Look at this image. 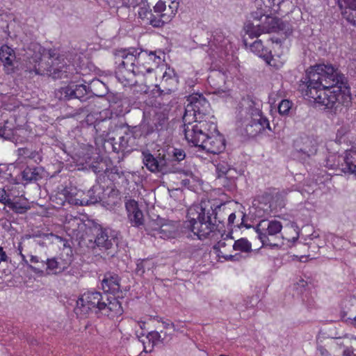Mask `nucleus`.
<instances>
[{
    "label": "nucleus",
    "mask_w": 356,
    "mask_h": 356,
    "mask_svg": "<svg viewBox=\"0 0 356 356\" xmlns=\"http://www.w3.org/2000/svg\"><path fill=\"white\" fill-rule=\"evenodd\" d=\"M299 90L303 96L334 112L352 103L347 77L332 64H316L307 69Z\"/></svg>",
    "instance_id": "1"
},
{
    "label": "nucleus",
    "mask_w": 356,
    "mask_h": 356,
    "mask_svg": "<svg viewBox=\"0 0 356 356\" xmlns=\"http://www.w3.org/2000/svg\"><path fill=\"white\" fill-rule=\"evenodd\" d=\"M225 204H214L210 201H201L198 204L190 207L187 212L188 220L184 227L192 232L200 240L208 238L218 229V224L223 223Z\"/></svg>",
    "instance_id": "2"
},
{
    "label": "nucleus",
    "mask_w": 356,
    "mask_h": 356,
    "mask_svg": "<svg viewBox=\"0 0 356 356\" xmlns=\"http://www.w3.org/2000/svg\"><path fill=\"white\" fill-rule=\"evenodd\" d=\"M92 309L109 318H114L122 313L121 304L114 297L109 298L106 293L87 291L76 300L74 312L77 316H82Z\"/></svg>",
    "instance_id": "3"
},
{
    "label": "nucleus",
    "mask_w": 356,
    "mask_h": 356,
    "mask_svg": "<svg viewBox=\"0 0 356 356\" xmlns=\"http://www.w3.org/2000/svg\"><path fill=\"white\" fill-rule=\"evenodd\" d=\"M236 118L250 136H256L266 129H271L269 121L262 114L258 103L249 96L243 97L239 102Z\"/></svg>",
    "instance_id": "4"
},
{
    "label": "nucleus",
    "mask_w": 356,
    "mask_h": 356,
    "mask_svg": "<svg viewBox=\"0 0 356 356\" xmlns=\"http://www.w3.org/2000/svg\"><path fill=\"white\" fill-rule=\"evenodd\" d=\"M115 63H118V70L115 72L119 81L124 84H131L129 77H127L124 72L128 75H137L144 74V70L147 72H151L150 68L145 69L141 66V63L148 57L147 51H138L137 49L131 48L129 49H120L115 52Z\"/></svg>",
    "instance_id": "5"
},
{
    "label": "nucleus",
    "mask_w": 356,
    "mask_h": 356,
    "mask_svg": "<svg viewBox=\"0 0 356 356\" xmlns=\"http://www.w3.org/2000/svg\"><path fill=\"white\" fill-rule=\"evenodd\" d=\"M244 29L250 38H257L261 34L270 33H282L288 37L293 32V26L289 22H284L271 15H266L260 23L247 22Z\"/></svg>",
    "instance_id": "6"
},
{
    "label": "nucleus",
    "mask_w": 356,
    "mask_h": 356,
    "mask_svg": "<svg viewBox=\"0 0 356 356\" xmlns=\"http://www.w3.org/2000/svg\"><path fill=\"white\" fill-rule=\"evenodd\" d=\"M282 229V225L280 221L277 220H261L254 227L255 232L258 234V238L263 245L271 247H278L282 243V239H286L289 242L295 243L299 238V234L295 229V236L291 238L280 237V234Z\"/></svg>",
    "instance_id": "7"
},
{
    "label": "nucleus",
    "mask_w": 356,
    "mask_h": 356,
    "mask_svg": "<svg viewBox=\"0 0 356 356\" xmlns=\"http://www.w3.org/2000/svg\"><path fill=\"white\" fill-rule=\"evenodd\" d=\"M142 161L147 170L152 173L168 175L179 172L177 165L170 161L168 149L165 147L160 148L153 153L148 149L143 151Z\"/></svg>",
    "instance_id": "8"
},
{
    "label": "nucleus",
    "mask_w": 356,
    "mask_h": 356,
    "mask_svg": "<svg viewBox=\"0 0 356 356\" xmlns=\"http://www.w3.org/2000/svg\"><path fill=\"white\" fill-rule=\"evenodd\" d=\"M92 248H97L107 255L113 257L118 246V233L109 228L99 227L96 229L94 241L90 240Z\"/></svg>",
    "instance_id": "9"
},
{
    "label": "nucleus",
    "mask_w": 356,
    "mask_h": 356,
    "mask_svg": "<svg viewBox=\"0 0 356 356\" xmlns=\"http://www.w3.org/2000/svg\"><path fill=\"white\" fill-rule=\"evenodd\" d=\"M188 101L189 102L185 108L183 122L204 120V118L209 113V102L202 95L190 96Z\"/></svg>",
    "instance_id": "10"
},
{
    "label": "nucleus",
    "mask_w": 356,
    "mask_h": 356,
    "mask_svg": "<svg viewBox=\"0 0 356 356\" xmlns=\"http://www.w3.org/2000/svg\"><path fill=\"white\" fill-rule=\"evenodd\" d=\"M184 132L189 144L200 147L207 138V123L205 120L184 122Z\"/></svg>",
    "instance_id": "11"
},
{
    "label": "nucleus",
    "mask_w": 356,
    "mask_h": 356,
    "mask_svg": "<svg viewBox=\"0 0 356 356\" xmlns=\"http://www.w3.org/2000/svg\"><path fill=\"white\" fill-rule=\"evenodd\" d=\"M326 165L332 169H339L344 173L356 175V148L346 150L344 156H330Z\"/></svg>",
    "instance_id": "12"
},
{
    "label": "nucleus",
    "mask_w": 356,
    "mask_h": 356,
    "mask_svg": "<svg viewBox=\"0 0 356 356\" xmlns=\"http://www.w3.org/2000/svg\"><path fill=\"white\" fill-rule=\"evenodd\" d=\"M92 171L97 175V181L99 184H104L107 187L110 184H114L118 179H124V172L117 166L108 168L106 161H101L92 164Z\"/></svg>",
    "instance_id": "13"
},
{
    "label": "nucleus",
    "mask_w": 356,
    "mask_h": 356,
    "mask_svg": "<svg viewBox=\"0 0 356 356\" xmlns=\"http://www.w3.org/2000/svg\"><path fill=\"white\" fill-rule=\"evenodd\" d=\"M87 86L84 84H78L74 82L70 83L67 86L60 88L55 92V96L60 101H68L72 99H78L81 102H86L88 97Z\"/></svg>",
    "instance_id": "14"
},
{
    "label": "nucleus",
    "mask_w": 356,
    "mask_h": 356,
    "mask_svg": "<svg viewBox=\"0 0 356 356\" xmlns=\"http://www.w3.org/2000/svg\"><path fill=\"white\" fill-rule=\"evenodd\" d=\"M48 57L51 70L50 76L54 79L68 78L69 74L73 70V67L67 63L64 56L49 51Z\"/></svg>",
    "instance_id": "15"
},
{
    "label": "nucleus",
    "mask_w": 356,
    "mask_h": 356,
    "mask_svg": "<svg viewBox=\"0 0 356 356\" xmlns=\"http://www.w3.org/2000/svg\"><path fill=\"white\" fill-rule=\"evenodd\" d=\"M118 138H109L108 142L111 143L113 150L115 152L129 151L128 148L134 145L135 138L133 134L127 129H120L118 131Z\"/></svg>",
    "instance_id": "16"
},
{
    "label": "nucleus",
    "mask_w": 356,
    "mask_h": 356,
    "mask_svg": "<svg viewBox=\"0 0 356 356\" xmlns=\"http://www.w3.org/2000/svg\"><path fill=\"white\" fill-rule=\"evenodd\" d=\"M38 51L33 56L28 57L29 63H27L26 68L30 72H34L38 75H47L50 76V65L49 63V58L46 61L42 60L41 47H37Z\"/></svg>",
    "instance_id": "17"
},
{
    "label": "nucleus",
    "mask_w": 356,
    "mask_h": 356,
    "mask_svg": "<svg viewBox=\"0 0 356 356\" xmlns=\"http://www.w3.org/2000/svg\"><path fill=\"white\" fill-rule=\"evenodd\" d=\"M16 155L17 159L14 163L15 168H23L28 160H32L36 163L42 161L41 152L29 147H19L16 150Z\"/></svg>",
    "instance_id": "18"
},
{
    "label": "nucleus",
    "mask_w": 356,
    "mask_h": 356,
    "mask_svg": "<svg viewBox=\"0 0 356 356\" xmlns=\"http://www.w3.org/2000/svg\"><path fill=\"white\" fill-rule=\"evenodd\" d=\"M125 208L128 220L132 226L140 228L144 225L143 213L138 207V202L134 200H129L125 202Z\"/></svg>",
    "instance_id": "19"
},
{
    "label": "nucleus",
    "mask_w": 356,
    "mask_h": 356,
    "mask_svg": "<svg viewBox=\"0 0 356 356\" xmlns=\"http://www.w3.org/2000/svg\"><path fill=\"white\" fill-rule=\"evenodd\" d=\"M200 148L211 154H220L225 149V140L221 135L209 136L207 132V138Z\"/></svg>",
    "instance_id": "20"
},
{
    "label": "nucleus",
    "mask_w": 356,
    "mask_h": 356,
    "mask_svg": "<svg viewBox=\"0 0 356 356\" xmlns=\"http://www.w3.org/2000/svg\"><path fill=\"white\" fill-rule=\"evenodd\" d=\"M318 143L317 139L311 136L302 137L297 142V151L302 154V159L309 158L316 154Z\"/></svg>",
    "instance_id": "21"
},
{
    "label": "nucleus",
    "mask_w": 356,
    "mask_h": 356,
    "mask_svg": "<svg viewBox=\"0 0 356 356\" xmlns=\"http://www.w3.org/2000/svg\"><path fill=\"white\" fill-rule=\"evenodd\" d=\"M70 261L61 257H54L46 261L45 269L47 274H59L66 270Z\"/></svg>",
    "instance_id": "22"
},
{
    "label": "nucleus",
    "mask_w": 356,
    "mask_h": 356,
    "mask_svg": "<svg viewBox=\"0 0 356 356\" xmlns=\"http://www.w3.org/2000/svg\"><path fill=\"white\" fill-rule=\"evenodd\" d=\"M22 169L20 172L22 179L26 183L35 182L42 178V173L44 170L42 167L26 164Z\"/></svg>",
    "instance_id": "23"
},
{
    "label": "nucleus",
    "mask_w": 356,
    "mask_h": 356,
    "mask_svg": "<svg viewBox=\"0 0 356 356\" xmlns=\"http://www.w3.org/2000/svg\"><path fill=\"white\" fill-rule=\"evenodd\" d=\"M120 279L117 274L106 273L102 282V288L105 292L115 294L120 291Z\"/></svg>",
    "instance_id": "24"
},
{
    "label": "nucleus",
    "mask_w": 356,
    "mask_h": 356,
    "mask_svg": "<svg viewBox=\"0 0 356 356\" xmlns=\"http://www.w3.org/2000/svg\"><path fill=\"white\" fill-rule=\"evenodd\" d=\"M147 341H149V346L150 348L147 349L146 342L140 341L138 340L136 341V346H140L141 345L143 347V351L145 353H151L153 350L154 346L157 344L159 342H163V339L161 338V334L157 331H152L148 333L146 337Z\"/></svg>",
    "instance_id": "25"
},
{
    "label": "nucleus",
    "mask_w": 356,
    "mask_h": 356,
    "mask_svg": "<svg viewBox=\"0 0 356 356\" xmlns=\"http://www.w3.org/2000/svg\"><path fill=\"white\" fill-rule=\"evenodd\" d=\"M138 15L142 19H146L147 23H149L154 27H161L160 14L152 13V10H148L145 8H140L138 11Z\"/></svg>",
    "instance_id": "26"
},
{
    "label": "nucleus",
    "mask_w": 356,
    "mask_h": 356,
    "mask_svg": "<svg viewBox=\"0 0 356 356\" xmlns=\"http://www.w3.org/2000/svg\"><path fill=\"white\" fill-rule=\"evenodd\" d=\"M25 238H34L35 242L38 245H39L42 247H44V246L47 245V242L51 243L52 238H58V236H57L56 235H55L52 233L45 234V233H42L40 232H38L37 233H35L33 234H27L25 236Z\"/></svg>",
    "instance_id": "27"
},
{
    "label": "nucleus",
    "mask_w": 356,
    "mask_h": 356,
    "mask_svg": "<svg viewBox=\"0 0 356 356\" xmlns=\"http://www.w3.org/2000/svg\"><path fill=\"white\" fill-rule=\"evenodd\" d=\"M15 59L14 50L7 45L2 46L0 49V60L4 65L12 66Z\"/></svg>",
    "instance_id": "28"
},
{
    "label": "nucleus",
    "mask_w": 356,
    "mask_h": 356,
    "mask_svg": "<svg viewBox=\"0 0 356 356\" xmlns=\"http://www.w3.org/2000/svg\"><path fill=\"white\" fill-rule=\"evenodd\" d=\"M341 307L343 309V318L348 314H350V316H353L356 314V298L349 297L345 298L341 302Z\"/></svg>",
    "instance_id": "29"
},
{
    "label": "nucleus",
    "mask_w": 356,
    "mask_h": 356,
    "mask_svg": "<svg viewBox=\"0 0 356 356\" xmlns=\"http://www.w3.org/2000/svg\"><path fill=\"white\" fill-rule=\"evenodd\" d=\"M250 49L252 51L257 54L259 57L264 58V60L268 62V59L270 58V52L267 49H265L261 40H258L254 41L250 46Z\"/></svg>",
    "instance_id": "30"
},
{
    "label": "nucleus",
    "mask_w": 356,
    "mask_h": 356,
    "mask_svg": "<svg viewBox=\"0 0 356 356\" xmlns=\"http://www.w3.org/2000/svg\"><path fill=\"white\" fill-rule=\"evenodd\" d=\"M154 222H150L149 226L152 227V229L155 231H157L159 234H161V237H167L170 238L173 236L175 233V228L169 225H156V227H153Z\"/></svg>",
    "instance_id": "31"
},
{
    "label": "nucleus",
    "mask_w": 356,
    "mask_h": 356,
    "mask_svg": "<svg viewBox=\"0 0 356 356\" xmlns=\"http://www.w3.org/2000/svg\"><path fill=\"white\" fill-rule=\"evenodd\" d=\"M208 81L218 92L221 85L225 83V76L219 72H216L208 77Z\"/></svg>",
    "instance_id": "32"
},
{
    "label": "nucleus",
    "mask_w": 356,
    "mask_h": 356,
    "mask_svg": "<svg viewBox=\"0 0 356 356\" xmlns=\"http://www.w3.org/2000/svg\"><path fill=\"white\" fill-rule=\"evenodd\" d=\"M170 154V161L171 163L175 164V162L181 161L186 157L185 152L181 149L177 148H167Z\"/></svg>",
    "instance_id": "33"
},
{
    "label": "nucleus",
    "mask_w": 356,
    "mask_h": 356,
    "mask_svg": "<svg viewBox=\"0 0 356 356\" xmlns=\"http://www.w3.org/2000/svg\"><path fill=\"white\" fill-rule=\"evenodd\" d=\"M234 250H239L244 252H249L252 251L251 243L245 238H240L235 241L232 245Z\"/></svg>",
    "instance_id": "34"
},
{
    "label": "nucleus",
    "mask_w": 356,
    "mask_h": 356,
    "mask_svg": "<svg viewBox=\"0 0 356 356\" xmlns=\"http://www.w3.org/2000/svg\"><path fill=\"white\" fill-rule=\"evenodd\" d=\"M154 124L157 129H162L166 126L168 121V113L165 111L157 112L154 116Z\"/></svg>",
    "instance_id": "35"
},
{
    "label": "nucleus",
    "mask_w": 356,
    "mask_h": 356,
    "mask_svg": "<svg viewBox=\"0 0 356 356\" xmlns=\"http://www.w3.org/2000/svg\"><path fill=\"white\" fill-rule=\"evenodd\" d=\"M222 239L220 240L214 246L213 249L220 252V249L226 247L227 245L232 246V233L222 234Z\"/></svg>",
    "instance_id": "36"
},
{
    "label": "nucleus",
    "mask_w": 356,
    "mask_h": 356,
    "mask_svg": "<svg viewBox=\"0 0 356 356\" xmlns=\"http://www.w3.org/2000/svg\"><path fill=\"white\" fill-rule=\"evenodd\" d=\"M219 178L222 181L223 187L226 188L227 191H234L236 189V180L233 175L225 177H220V175H219Z\"/></svg>",
    "instance_id": "37"
},
{
    "label": "nucleus",
    "mask_w": 356,
    "mask_h": 356,
    "mask_svg": "<svg viewBox=\"0 0 356 356\" xmlns=\"http://www.w3.org/2000/svg\"><path fill=\"white\" fill-rule=\"evenodd\" d=\"M12 211L17 213H26L29 209V206L23 205L19 202H13L10 201V202H8V206Z\"/></svg>",
    "instance_id": "38"
},
{
    "label": "nucleus",
    "mask_w": 356,
    "mask_h": 356,
    "mask_svg": "<svg viewBox=\"0 0 356 356\" xmlns=\"http://www.w3.org/2000/svg\"><path fill=\"white\" fill-rule=\"evenodd\" d=\"M267 10H265L263 7L257 6V10L251 13V17L253 19L252 22L260 23L264 17L267 15Z\"/></svg>",
    "instance_id": "39"
},
{
    "label": "nucleus",
    "mask_w": 356,
    "mask_h": 356,
    "mask_svg": "<svg viewBox=\"0 0 356 356\" xmlns=\"http://www.w3.org/2000/svg\"><path fill=\"white\" fill-rule=\"evenodd\" d=\"M150 261L147 259H142L138 260L136 264V268L135 269V273L136 275L142 276L145 271V268H149Z\"/></svg>",
    "instance_id": "40"
},
{
    "label": "nucleus",
    "mask_w": 356,
    "mask_h": 356,
    "mask_svg": "<svg viewBox=\"0 0 356 356\" xmlns=\"http://www.w3.org/2000/svg\"><path fill=\"white\" fill-rule=\"evenodd\" d=\"M30 261L31 263L35 264L37 266H30V268L35 273L42 272V268H44L46 266V261H40L38 257L31 256Z\"/></svg>",
    "instance_id": "41"
},
{
    "label": "nucleus",
    "mask_w": 356,
    "mask_h": 356,
    "mask_svg": "<svg viewBox=\"0 0 356 356\" xmlns=\"http://www.w3.org/2000/svg\"><path fill=\"white\" fill-rule=\"evenodd\" d=\"M217 170L225 176H231L233 175L234 172H235L234 169H232L229 165L224 162L219 163L217 165Z\"/></svg>",
    "instance_id": "42"
},
{
    "label": "nucleus",
    "mask_w": 356,
    "mask_h": 356,
    "mask_svg": "<svg viewBox=\"0 0 356 356\" xmlns=\"http://www.w3.org/2000/svg\"><path fill=\"white\" fill-rule=\"evenodd\" d=\"M175 13L171 10V7L167 10L166 12H163L160 14V19L161 27L164 26V24L170 22L172 18L174 17Z\"/></svg>",
    "instance_id": "43"
},
{
    "label": "nucleus",
    "mask_w": 356,
    "mask_h": 356,
    "mask_svg": "<svg viewBox=\"0 0 356 356\" xmlns=\"http://www.w3.org/2000/svg\"><path fill=\"white\" fill-rule=\"evenodd\" d=\"M292 102L288 99H283L279 104L278 111L281 115H287L291 108Z\"/></svg>",
    "instance_id": "44"
},
{
    "label": "nucleus",
    "mask_w": 356,
    "mask_h": 356,
    "mask_svg": "<svg viewBox=\"0 0 356 356\" xmlns=\"http://www.w3.org/2000/svg\"><path fill=\"white\" fill-rule=\"evenodd\" d=\"M288 191H289V190H284L282 191V192L280 193H278L275 195V199H276L277 201L280 200V202L278 203L277 205H276L275 207H273L272 204H270L269 206V209H270V211H272L273 209H275L277 208V207H280V208H282L284 207V200H283V197L287 195L288 193Z\"/></svg>",
    "instance_id": "45"
},
{
    "label": "nucleus",
    "mask_w": 356,
    "mask_h": 356,
    "mask_svg": "<svg viewBox=\"0 0 356 356\" xmlns=\"http://www.w3.org/2000/svg\"><path fill=\"white\" fill-rule=\"evenodd\" d=\"M108 198H111V203L112 204H115L118 203L120 200V192L118 189L111 188L109 193Z\"/></svg>",
    "instance_id": "46"
},
{
    "label": "nucleus",
    "mask_w": 356,
    "mask_h": 356,
    "mask_svg": "<svg viewBox=\"0 0 356 356\" xmlns=\"http://www.w3.org/2000/svg\"><path fill=\"white\" fill-rule=\"evenodd\" d=\"M254 1L257 6L263 7L268 11L274 5V0H254Z\"/></svg>",
    "instance_id": "47"
},
{
    "label": "nucleus",
    "mask_w": 356,
    "mask_h": 356,
    "mask_svg": "<svg viewBox=\"0 0 356 356\" xmlns=\"http://www.w3.org/2000/svg\"><path fill=\"white\" fill-rule=\"evenodd\" d=\"M115 104H118V107H121L119 109L120 113H127L129 111V101L127 98L122 99L119 102H115Z\"/></svg>",
    "instance_id": "48"
},
{
    "label": "nucleus",
    "mask_w": 356,
    "mask_h": 356,
    "mask_svg": "<svg viewBox=\"0 0 356 356\" xmlns=\"http://www.w3.org/2000/svg\"><path fill=\"white\" fill-rule=\"evenodd\" d=\"M110 122H111L110 120H106V119H104V120H102L98 121V122L96 121L94 127L97 133L102 132V135H104V134L106 133V131L102 130V127H103L104 125H109Z\"/></svg>",
    "instance_id": "49"
},
{
    "label": "nucleus",
    "mask_w": 356,
    "mask_h": 356,
    "mask_svg": "<svg viewBox=\"0 0 356 356\" xmlns=\"http://www.w3.org/2000/svg\"><path fill=\"white\" fill-rule=\"evenodd\" d=\"M11 200L9 197V195L7 194L6 191L1 188L0 189V202L5 204L6 206H8V202H10Z\"/></svg>",
    "instance_id": "50"
},
{
    "label": "nucleus",
    "mask_w": 356,
    "mask_h": 356,
    "mask_svg": "<svg viewBox=\"0 0 356 356\" xmlns=\"http://www.w3.org/2000/svg\"><path fill=\"white\" fill-rule=\"evenodd\" d=\"M165 4L163 1H159L154 7V13L161 14L167 11Z\"/></svg>",
    "instance_id": "51"
},
{
    "label": "nucleus",
    "mask_w": 356,
    "mask_h": 356,
    "mask_svg": "<svg viewBox=\"0 0 356 356\" xmlns=\"http://www.w3.org/2000/svg\"><path fill=\"white\" fill-rule=\"evenodd\" d=\"M353 340V343L355 346V348H348L343 352V355L344 356H356V337L352 338Z\"/></svg>",
    "instance_id": "52"
},
{
    "label": "nucleus",
    "mask_w": 356,
    "mask_h": 356,
    "mask_svg": "<svg viewBox=\"0 0 356 356\" xmlns=\"http://www.w3.org/2000/svg\"><path fill=\"white\" fill-rule=\"evenodd\" d=\"M148 57L145 58V60L149 59L150 60H152L153 62L156 63V64H159L161 61V58L159 56L156 55V51H150L149 53L147 52Z\"/></svg>",
    "instance_id": "53"
},
{
    "label": "nucleus",
    "mask_w": 356,
    "mask_h": 356,
    "mask_svg": "<svg viewBox=\"0 0 356 356\" xmlns=\"http://www.w3.org/2000/svg\"><path fill=\"white\" fill-rule=\"evenodd\" d=\"M339 3L343 2L347 7L356 10V0H339Z\"/></svg>",
    "instance_id": "54"
},
{
    "label": "nucleus",
    "mask_w": 356,
    "mask_h": 356,
    "mask_svg": "<svg viewBox=\"0 0 356 356\" xmlns=\"http://www.w3.org/2000/svg\"><path fill=\"white\" fill-rule=\"evenodd\" d=\"M307 286V282L303 280H300L298 282H297V289H300L301 292H302V289H304Z\"/></svg>",
    "instance_id": "55"
},
{
    "label": "nucleus",
    "mask_w": 356,
    "mask_h": 356,
    "mask_svg": "<svg viewBox=\"0 0 356 356\" xmlns=\"http://www.w3.org/2000/svg\"><path fill=\"white\" fill-rule=\"evenodd\" d=\"M163 325L165 329L172 328L174 331H179V329H177L176 325L173 323H167L163 321Z\"/></svg>",
    "instance_id": "56"
},
{
    "label": "nucleus",
    "mask_w": 356,
    "mask_h": 356,
    "mask_svg": "<svg viewBox=\"0 0 356 356\" xmlns=\"http://www.w3.org/2000/svg\"><path fill=\"white\" fill-rule=\"evenodd\" d=\"M345 321L356 327V314L353 316H348Z\"/></svg>",
    "instance_id": "57"
},
{
    "label": "nucleus",
    "mask_w": 356,
    "mask_h": 356,
    "mask_svg": "<svg viewBox=\"0 0 356 356\" xmlns=\"http://www.w3.org/2000/svg\"><path fill=\"white\" fill-rule=\"evenodd\" d=\"M321 356H330V354L329 352L322 346H319L317 348Z\"/></svg>",
    "instance_id": "58"
},
{
    "label": "nucleus",
    "mask_w": 356,
    "mask_h": 356,
    "mask_svg": "<svg viewBox=\"0 0 356 356\" xmlns=\"http://www.w3.org/2000/svg\"><path fill=\"white\" fill-rule=\"evenodd\" d=\"M236 219V215L234 213H232L229 215L228 216V225L232 226L234 222V220Z\"/></svg>",
    "instance_id": "59"
},
{
    "label": "nucleus",
    "mask_w": 356,
    "mask_h": 356,
    "mask_svg": "<svg viewBox=\"0 0 356 356\" xmlns=\"http://www.w3.org/2000/svg\"><path fill=\"white\" fill-rule=\"evenodd\" d=\"M97 198L94 197V198H91V200H86V201H84V200H81V205H83V204H89L94 203V202H97Z\"/></svg>",
    "instance_id": "60"
},
{
    "label": "nucleus",
    "mask_w": 356,
    "mask_h": 356,
    "mask_svg": "<svg viewBox=\"0 0 356 356\" xmlns=\"http://www.w3.org/2000/svg\"><path fill=\"white\" fill-rule=\"evenodd\" d=\"M145 0H131V4L133 6H140L142 3H144Z\"/></svg>",
    "instance_id": "61"
},
{
    "label": "nucleus",
    "mask_w": 356,
    "mask_h": 356,
    "mask_svg": "<svg viewBox=\"0 0 356 356\" xmlns=\"http://www.w3.org/2000/svg\"><path fill=\"white\" fill-rule=\"evenodd\" d=\"M346 132V129L344 128H341V129H339L337 133V136L339 137V136L341 137L343 135L345 134Z\"/></svg>",
    "instance_id": "62"
},
{
    "label": "nucleus",
    "mask_w": 356,
    "mask_h": 356,
    "mask_svg": "<svg viewBox=\"0 0 356 356\" xmlns=\"http://www.w3.org/2000/svg\"><path fill=\"white\" fill-rule=\"evenodd\" d=\"M181 184L184 186H189L191 184V181L188 179H184L181 180Z\"/></svg>",
    "instance_id": "63"
},
{
    "label": "nucleus",
    "mask_w": 356,
    "mask_h": 356,
    "mask_svg": "<svg viewBox=\"0 0 356 356\" xmlns=\"http://www.w3.org/2000/svg\"><path fill=\"white\" fill-rule=\"evenodd\" d=\"M79 113H87L89 112V110L87 108V106H84V107L80 108L79 109Z\"/></svg>",
    "instance_id": "64"
}]
</instances>
